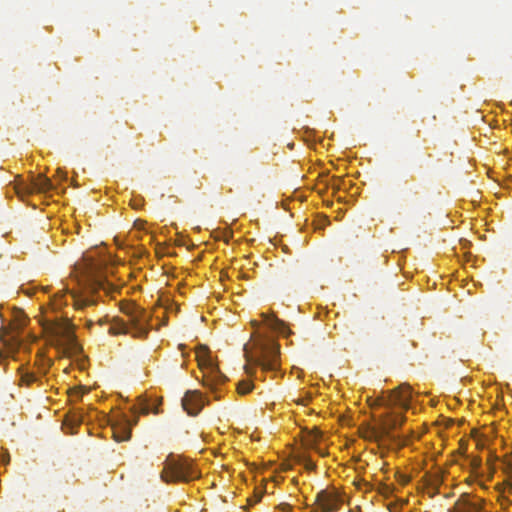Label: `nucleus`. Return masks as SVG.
Masks as SVG:
<instances>
[{
    "mask_svg": "<svg viewBox=\"0 0 512 512\" xmlns=\"http://www.w3.org/2000/svg\"><path fill=\"white\" fill-rule=\"evenodd\" d=\"M53 188L51 180L43 175H39L38 178L30 185H23L17 187V193L19 195L37 192H47Z\"/></svg>",
    "mask_w": 512,
    "mask_h": 512,
    "instance_id": "9",
    "label": "nucleus"
},
{
    "mask_svg": "<svg viewBox=\"0 0 512 512\" xmlns=\"http://www.w3.org/2000/svg\"><path fill=\"white\" fill-rule=\"evenodd\" d=\"M98 289H106V283L101 280H93L87 287L79 291H59L56 294L57 305H61L62 302L67 305L68 302L65 300L66 295L69 294L72 300L73 307L76 310H83L88 306H93L97 303V298L94 296V292Z\"/></svg>",
    "mask_w": 512,
    "mask_h": 512,
    "instance_id": "4",
    "label": "nucleus"
},
{
    "mask_svg": "<svg viewBox=\"0 0 512 512\" xmlns=\"http://www.w3.org/2000/svg\"><path fill=\"white\" fill-rule=\"evenodd\" d=\"M52 345L63 355L72 356L81 352V346L74 334V325L69 320L53 321L44 325Z\"/></svg>",
    "mask_w": 512,
    "mask_h": 512,
    "instance_id": "3",
    "label": "nucleus"
},
{
    "mask_svg": "<svg viewBox=\"0 0 512 512\" xmlns=\"http://www.w3.org/2000/svg\"><path fill=\"white\" fill-rule=\"evenodd\" d=\"M411 400V388L407 384L400 385L387 395L385 405L389 408L400 407L408 409Z\"/></svg>",
    "mask_w": 512,
    "mask_h": 512,
    "instance_id": "6",
    "label": "nucleus"
},
{
    "mask_svg": "<svg viewBox=\"0 0 512 512\" xmlns=\"http://www.w3.org/2000/svg\"><path fill=\"white\" fill-rule=\"evenodd\" d=\"M200 476L192 463L186 459H169L161 473L165 482H189Z\"/></svg>",
    "mask_w": 512,
    "mask_h": 512,
    "instance_id": "5",
    "label": "nucleus"
},
{
    "mask_svg": "<svg viewBox=\"0 0 512 512\" xmlns=\"http://www.w3.org/2000/svg\"><path fill=\"white\" fill-rule=\"evenodd\" d=\"M208 348L206 346H200L197 350V358L199 361V365H210L208 359Z\"/></svg>",
    "mask_w": 512,
    "mask_h": 512,
    "instance_id": "16",
    "label": "nucleus"
},
{
    "mask_svg": "<svg viewBox=\"0 0 512 512\" xmlns=\"http://www.w3.org/2000/svg\"><path fill=\"white\" fill-rule=\"evenodd\" d=\"M140 223H141V225L143 224V223H142L141 221H139V220H138V221H135V225H138V224H140Z\"/></svg>",
    "mask_w": 512,
    "mask_h": 512,
    "instance_id": "25",
    "label": "nucleus"
},
{
    "mask_svg": "<svg viewBox=\"0 0 512 512\" xmlns=\"http://www.w3.org/2000/svg\"><path fill=\"white\" fill-rule=\"evenodd\" d=\"M314 467H315V465H314L312 462H309V463L307 464V468H308V469H313Z\"/></svg>",
    "mask_w": 512,
    "mask_h": 512,
    "instance_id": "22",
    "label": "nucleus"
},
{
    "mask_svg": "<svg viewBox=\"0 0 512 512\" xmlns=\"http://www.w3.org/2000/svg\"><path fill=\"white\" fill-rule=\"evenodd\" d=\"M500 501H501L502 507H505V508L511 504V501L507 497H504V496L501 497Z\"/></svg>",
    "mask_w": 512,
    "mask_h": 512,
    "instance_id": "20",
    "label": "nucleus"
},
{
    "mask_svg": "<svg viewBox=\"0 0 512 512\" xmlns=\"http://www.w3.org/2000/svg\"><path fill=\"white\" fill-rule=\"evenodd\" d=\"M253 385L250 381H240L237 385V391L241 395L248 394L250 391H252Z\"/></svg>",
    "mask_w": 512,
    "mask_h": 512,
    "instance_id": "17",
    "label": "nucleus"
},
{
    "mask_svg": "<svg viewBox=\"0 0 512 512\" xmlns=\"http://www.w3.org/2000/svg\"><path fill=\"white\" fill-rule=\"evenodd\" d=\"M83 421V416L78 413H72L66 417L65 425L69 426L71 429L79 426Z\"/></svg>",
    "mask_w": 512,
    "mask_h": 512,
    "instance_id": "15",
    "label": "nucleus"
},
{
    "mask_svg": "<svg viewBox=\"0 0 512 512\" xmlns=\"http://www.w3.org/2000/svg\"><path fill=\"white\" fill-rule=\"evenodd\" d=\"M132 411L133 413L149 414L151 412V408L147 403L141 402L139 407L134 406Z\"/></svg>",
    "mask_w": 512,
    "mask_h": 512,
    "instance_id": "18",
    "label": "nucleus"
},
{
    "mask_svg": "<svg viewBox=\"0 0 512 512\" xmlns=\"http://www.w3.org/2000/svg\"><path fill=\"white\" fill-rule=\"evenodd\" d=\"M265 323L272 329L282 331L285 324L282 320L278 319L275 315L262 314Z\"/></svg>",
    "mask_w": 512,
    "mask_h": 512,
    "instance_id": "12",
    "label": "nucleus"
},
{
    "mask_svg": "<svg viewBox=\"0 0 512 512\" xmlns=\"http://www.w3.org/2000/svg\"><path fill=\"white\" fill-rule=\"evenodd\" d=\"M120 311L128 317V322L115 317L109 328V334H131L134 338H146L151 329L150 313L140 308L133 302L122 301L120 303Z\"/></svg>",
    "mask_w": 512,
    "mask_h": 512,
    "instance_id": "1",
    "label": "nucleus"
},
{
    "mask_svg": "<svg viewBox=\"0 0 512 512\" xmlns=\"http://www.w3.org/2000/svg\"><path fill=\"white\" fill-rule=\"evenodd\" d=\"M137 419L131 422L126 417L123 420V423L118 424L117 426L113 425V437L117 442L127 441L131 437V426L136 425Z\"/></svg>",
    "mask_w": 512,
    "mask_h": 512,
    "instance_id": "10",
    "label": "nucleus"
},
{
    "mask_svg": "<svg viewBox=\"0 0 512 512\" xmlns=\"http://www.w3.org/2000/svg\"><path fill=\"white\" fill-rule=\"evenodd\" d=\"M405 418L398 414H388L382 422L381 435L392 438V431L399 427Z\"/></svg>",
    "mask_w": 512,
    "mask_h": 512,
    "instance_id": "11",
    "label": "nucleus"
},
{
    "mask_svg": "<svg viewBox=\"0 0 512 512\" xmlns=\"http://www.w3.org/2000/svg\"><path fill=\"white\" fill-rule=\"evenodd\" d=\"M279 345L273 339L261 338L255 341L251 351L246 352L248 375L254 374V368L260 367L263 371H275L279 365Z\"/></svg>",
    "mask_w": 512,
    "mask_h": 512,
    "instance_id": "2",
    "label": "nucleus"
},
{
    "mask_svg": "<svg viewBox=\"0 0 512 512\" xmlns=\"http://www.w3.org/2000/svg\"><path fill=\"white\" fill-rule=\"evenodd\" d=\"M461 512H480V507L476 504H470L468 510Z\"/></svg>",
    "mask_w": 512,
    "mask_h": 512,
    "instance_id": "19",
    "label": "nucleus"
},
{
    "mask_svg": "<svg viewBox=\"0 0 512 512\" xmlns=\"http://www.w3.org/2000/svg\"><path fill=\"white\" fill-rule=\"evenodd\" d=\"M37 377L33 372L20 369V384L30 386L32 383L36 382Z\"/></svg>",
    "mask_w": 512,
    "mask_h": 512,
    "instance_id": "14",
    "label": "nucleus"
},
{
    "mask_svg": "<svg viewBox=\"0 0 512 512\" xmlns=\"http://www.w3.org/2000/svg\"><path fill=\"white\" fill-rule=\"evenodd\" d=\"M261 500V494H256V496L254 497V499H249V503L250 505H254L256 503H258L259 501Z\"/></svg>",
    "mask_w": 512,
    "mask_h": 512,
    "instance_id": "21",
    "label": "nucleus"
},
{
    "mask_svg": "<svg viewBox=\"0 0 512 512\" xmlns=\"http://www.w3.org/2000/svg\"><path fill=\"white\" fill-rule=\"evenodd\" d=\"M316 500L324 512L337 511L341 503L336 492H329L326 490L320 491L316 496Z\"/></svg>",
    "mask_w": 512,
    "mask_h": 512,
    "instance_id": "8",
    "label": "nucleus"
},
{
    "mask_svg": "<svg viewBox=\"0 0 512 512\" xmlns=\"http://www.w3.org/2000/svg\"><path fill=\"white\" fill-rule=\"evenodd\" d=\"M507 485L509 486V488H512V483L508 482Z\"/></svg>",
    "mask_w": 512,
    "mask_h": 512,
    "instance_id": "26",
    "label": "nucleus"
},
{
    "mask_svg": "<svg viewBox=\"0 0 512 512\" xmlns=\"http://www.w3.org/2000/svg\"><path fill=\"white\" fill-rule=\"evenodd\" d=\"M212 373L214 374L213 377H206L204 380V385L208 387H213V385L217 383H222L226 380V377L216 369H212Z\"/></svg>",
    "mask_w": 512,
    "mask_h": 512,
    "instance_id": "13",
    "label": "nucleus"
},
{
    "mask_svg": "<svg viewBox=\"0 0 512 512\" xmlns=\"http://www.w3.org/2000/svg\"><path fill=\"white\" fill-rule=\"evenodd\" d=\"M181 404L182 408L191 416L197 415L204 405L202 396L197 391H187Z\"/></svg>",
    "mask_w": 512,
    "mask_h": 512,
    "instance_id": "7",
    "label": "nucleus"
},
{
    "mask_svg": "<svg viewBox=\"0 0 512 512\" xmlns=\"http://www.w3.org/2000/svg\"><path fill=\"white\" fill-rule=\"evenodd\" d=\"M314 435H316V436H315V439H316L317 437H320V436H321V432H320V431H317V432H315V434H314Z\"/></svg>",
    "mask_w": 512,
    "mask_h": 512,
    "instance_id": "24",
    "label": "nucleus"
},
{
    "mask_svg": "<svg viewBox=\"0 0 512 512\" xmlns=\"http://www.w3.org/2000/svg\"><path fill=\"white\" fill-rule=\"evenodd\" d=\"M9 456L3 457V463L7 464L9 462Z\"/></svg>",
    "mask_w": 512,
    "mask_h": 512,
    "instance_id": "23",
    "label": "nucleus"
}]
</instances>
